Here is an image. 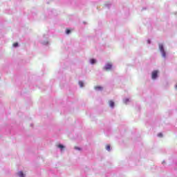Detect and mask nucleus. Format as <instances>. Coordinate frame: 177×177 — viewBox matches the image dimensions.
<instances>
[{
    "instance_id": "obj_11",
    "label": "nucleus",
    "mask_w": 177,
    "mask_h": 177,
    "mask_svg": "<svg viewBox=\"0 0 177 177\" xmlns=\"http://www.w3.org/2000/svg\"><path fill=\"white\" fill-rule=\"evenodd\" d=\"M70 32H71V30H70V29H66V33L68 35Z\"/></svg>"
},
{
    "instance_id": "obj_3",
    "label": "nucleus",
    "mask_w": 177,
    "mask_h": 177,
    "mask_svg": "<svg viewBox=\"0 0 177 177\" xmlns=\"http://www.w3.org/2000/svg\"><path fill=\"white\" fill-rule=\"evenodd\" d=\"M94 89H95V91H102L103 90V87L100 86H97L94 87Z\"/></svg>"
},
{
    "instance_id": "obj_15",
    "label": "nucleus",
    "mask_w": 177,
    "mask_h": 177,
    "mask_svg": "<svg viewBox=\"0 0 177 177\" xmlns=\"http://www.w3.org/2000/svg\"><path fill=\"white\" fill-rule=\"evenodd\" d=\"M75 149H76L77 150H80V148H78V147H75Z\"/></svg>"
},
{
    "instance_id": "obj_2",
    "label": "nucleus",
    "mask_w": 177,
    "mask_h": 177,
    "mask_svg": "<svg viewBox=\"0 0 177 177\" xmlns=\"http://www.w3.org/2000/svg\"><path fill=\"white\" fill-rule=\"evenodd\" d=\"M113 67V66L110 64H108L105 66L104 68L107 71L109 70H111V68Z\"/></svg>"
},
{
    "instance_id": "obj_6",
    "label": "nucleus",
    "mask_w": 177,
    "mask_h": 177,
    "mask_svg": "<svg viewBox=\"0 0 177 177\" xmlns=\"http://www.w3.org/2000/svg\"><path fill=\"white\" fill-rule=\"evenodd\" d=\"M160 52H161V53H162V57H165L167 56V54H166L165 50H163L162 51H160Z\"/></svg>"
},
{
    "instance_id": "obj_12",
    "label": "nucleus",
    "mask_w": 177,
    "mask_h": 177,
    "mask_svg": "<svg viewBox=\"0 0 177 177\" xmlns=\"http://www.w3.org/2000/svg\"><path fill=\"white\" fill-rule=\"evenodd\" d=\"M13 46H14L15 48H17V46H19V43H14V44H13Z\"/></svg>"
},
{
    "instance_id": "obj_9",
    "label": "nucleus",
    "mask_w": 177,
    "mask_h": 177,
    "mask_svg": "<svg viewBox=\"0 0 177 177\" xmlns=\"http://www.w3.org/2000/svg\"><path fill=\"white\" fill-rule=\"evenodd\" d=\"M91 64H95V63H96V59H91Z\"/></svg>"
},
{
    "instance_id": "obj_4",
    "label": "nucleus",
    "mask_w": 177,
    "mask_h": 177,
    "mask_svg": "<svg viewBox=\"0 0 177 177\" xmlns=\"http://www.w3.org/2000/svg\"><path fill=\"white\" fill-rule=\"evenodd\" d=\"M109 106H110V107H114V104H115V103L113 102V100H110L109 102Z\"/></svg>"
},
{
    "instance_id": "obj_7",
    "label": "nucleus",
    "mask_w": 177,
    "mask_h": 177,
    "mask_svg": "<svg viewBox=\"0 0 177 177\" xmlns=\"http://www.w3.org/2000/svg\"><path fill=\"white\" fill-rule=\"evenodd\" d=\"M18 175H19V176H20V177H24V174L23 173V171H19V172L18 173Z\"/></svg>"
},
{
    "instance_id": "obj_16",
    "label": "nucleus",
    "mask_w": 177,
    "mask_h": 177,
    "mask_svg": "<svg viewBox=\"0 0 177 177\" xmlns=\"http://www.w3.org/2000/svg\"><path fill=\"white\" fill-rule=\"evenodd\" d=\"M126 102H129V100H126Z\"/></svg>"
},
{
    "instance_id": "obj_10",
    "label": "nucleus",
    "mask_w": 177,
    "mask_h": 177,
    "mask_svg": "<svg viewBox=\"0 0 177 177\" xmlns=\"http://www.w3.org/2000/svg\"><path fill=\"white\" fill-rule=\"evenodd\" d=\"M79 85H80V88H82L84 86V82H79Z\"/></svg>"
},
{
    "instance_id": "obj_13",
    "label": "nucleus",
    "mask_w": 177,
    "mask_h": 177,
    "mask_svg": "<svg viewBox=\"0 0 177 177\" xmlns=\"http://www.w3.org/2000/svg\"><path fill=\"white\" fill-rule=\"evenodd\" d=\"M106 149L108 151H110V145H106Z\"/></svg>"
},
{
    "instance_id": "obj_14",
    "label": "nucleus",
    "mask_w": 177,
    "mask_h": 177,
    "mask_svg": "<svg viewBox=\"0 0 177 177\" xmlns=\"http://www.w3.org/2000/svg\"><path fill=\"white\" fill-rule=\"evenodd\" d=\"M158 136L159 138H162V133H160L159 134H158Z\"/></svg>"
},
{
    "instance_id": "obj_8",
    "label": "nucleus",
    "mask_w": 177,
    "mask_h": 177,
    "mask_svg": "<svg viewBox=\"0 0 177 177\" xmlns=\"http://www.w3.org/2000/svg\"><path fill=\"white\" fill-rule=\"evenodd\" d=\"M57 147H59V149H61V150H62V149H64V146L63 145H58Z\"/></svg>"
},
{
    "instance_id": "obj_5",
    "label": "nucleus",
    "mask_w": 177,
    "mask_h": 177,
    "mask_svg": "<svg viewBox=\"0 0 177 177\" xmlns=\"http://www.w3.org/2000/svg\"><path fill=\"white\" fill-rule=\"evenodd\" d=\"M159 49H160V52L164 50V46L162 44H159Z\"/></svg>"
},
{
    "instance_id": "obj_17",
    "label": "nucleus",
    "mask_w": 177,
    "mask_h": 177,
    "mask_svg": "<svg viewBox=\"0 0 177 177\" xmlns=\"http://www.w3.org/2000/svg\"><path fill=\"white\" fill-rule=\"evenodd\" d=\"M175 88H176V89H177V84L176 85V87H175Z\"/></svg>"
},
{
    "instance_id": "obj_1",
    "label": "nucleus",
    "mask_w": 177,
    "mask_h": 177,
    "mask_svg": "<svg viewBox=\"0 0 177 177\" xmlns=\"http://www.w3.org/2000/svg\"><path fill=\"white\" fill-rule=\"evenodd\" d=\"M158 75V71H153L152 72V75H151L152 80H156Z\"/></svg>"
}]
</instances>
